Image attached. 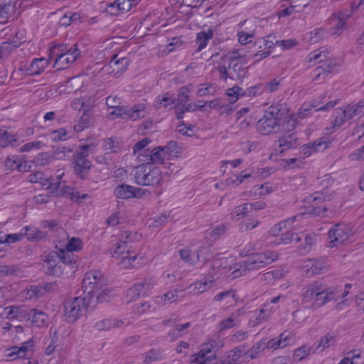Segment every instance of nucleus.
<instances>
[{"label": "nucleus", "instance_id": "nucleus-60", "mask_svg": "<svg viewBox=\"0 0 364 364\" xmlns=\"http://www.w3.org/2000/svg\"><path fill=\"white\" fill-rule=\"evenodd\" d=\"M236 296L235 290L234 289H228L224 291H221L216 294L215 297L213 298V300L215 301H220L223 299H226L228 298H232L233 300H235V297Z\"/></svg>", "mask_w": 364, "mask_h": 364}, {"label": "nucleus", "instance_id": "nucleus-8", "mask_svg": "<svg viewBox=\"0 0 364 364\" xmlns=\"http://www.w3.org/2000/svg\"><path fill=\"white\" fill-rule=\"evenodd\" d=\"M245 63L242 61H237L231 65V69L228 68L225 63L220 65L218 67V70L220 75V78L227 80L230 78L233 80H241L245 77L248 73V67H245Z\"/></svg>", "mask_w": 364, "mask_h": 364}, {"label": "nucleus", "instance_id": "nucleus-55", "mask_svg": "<svg viewBox=\"0 0 364 364\" xmlns=\"http://www.w3.org/2000/svg\"><path fill=\"white\" fill-rule=\"evenodd\" d=\"M161 358V353L160 350H155L154 349L149 350L145 353L144 362L145 363H150L157 361Z\"/></svg>", "mask_w": 364, "mask_h": 364}, {"label": "nucleus", "instance_id": "nucleus-52", "mask_svg": "<svg viewBox=\"0 0 364 364\" xmlns=\"http://www.w3.org/2000/svg\"><path fill=\"white\" fill-rule=\"evenodd\" d=\"M255 316H252L250 322L252 323L253 326L257 325L268 319L269 314L266 313V310L261 309L258 312H255Z\"/></svg>", "mask_w": 364, "mask_h": 364}, {"label": "nucleus", "instance_id": "nucleus-22", "mask_svg": "<svg viewBox=\"0 0 364 364\" xmlns=\"http://www.w3.org/2000/svg\"><path fill=\"white\" fill-rule=\"evenodd\" d=\"M123 323L122 320L117 318H105L96 322L94 325V328L99 331H108L122 326Z\"/></svg>", "mask_w": 364, "mask_h": 364}, {"label": "nucleus", "instance_id": "nucleus-39", "mask_svg": "<svg viewBox=\"0 0 364 364\" xmlns=\"http://www.w3.org/2000/svg\"><path fill=\"white\" fill-rule=\"evenodd\" d=\"M363 107L364 100H361L357 104L348 105L347 106L344 107L343 109L346 112L348 119H350L360 113Z\"/></svg>", "mask_w": 364, "mask_h": 364}, {"label": "nucleus", "instance_id": "nucleus-14", "mask_svg": "<svg viewBox=\"0 0 364 364\" xmlns=\"http://www.w3.org/2000/svg\"><path fill=\"white\" fill-rule=\"evenodd\" d=\"M113 193L117 198L129 200L130 198L141 197L144 192L140 188L122 183L114 188Z\"/></svg>", "mask_w": 364, "mask_h": 364}, {"label": "nucleus", "instance_id": "nucleus-23", "mask_svg": "<svg viewBox=\"0 0 364 364\" xmlns=\"http://www.w3.org/2000/svg\"><path fill=\"white\" fill-rule=\"evenodd\" d=\"M183 291L184 289L179 288L168 291L161 296H156L155 301L159 306H164L168 304H171L172 302L176 301L178 300V293L182 292Z\"/></svg>", "mask_w": 364, "mask_h": 364}, {"label": "nucleus", "instance_id": "nucleus-49", "mask_svg": "<svg viewBox=\"0 0 364 364\" xmlns=\"http://www.w3.org/2000/svg\"><path fill=\"white\" fill-rule=\"evenodd\" d=\"M175 99L169 97L168 94L163 95L162 97H158L155 102V107L156 109H161L162 107H166L168 105L173 104Z\"/></svg>", "mask_w": 364, "mask_h": 364}, {"label": "nucleus", "instance_id": "nucleus-9", "mask_svg": "<svg viewBox=\"0 0 364 364\" xmlns=\"http://www.w3.org/2000/svg\"><path fill=\"white\" fill-rule=\"evenodd\" d=\"M42 257L43 267L46 274L60 277L63 274L64 267L60 255L55 251H51L48 253L45 252Z\"/></svg>", "mask_w": 364, "mask_h": 364}, {"label": "nucleus", "instance_id": "nucleus-30", "mask_svg": "<svg viewBox=\"0 0 364 364\" xmlns=\"http://www.w3.org/2000/svg\"><path fill=\"white\" fill-rule=\"evenodd\" d=\"M114 247L109 250V252L112 257L119 258L126 255H129L131 251L126 242H118L113 245Z\"/></svg>", "mask_w": 364, "mask_h": 364}, {"label": "nucleus", "instance_id": "nucleus-3", "mask_svg": "<svg viewBox=\"0 0 364 364\" xmlns=\"http://www.w3.org/2000/svg\"><path fill=\"white\" fill-rule=\"evenodd\" d=\"M213 343H207L203 346L202 349L196 354L195 358L191 360L192 364H240L239 358L245 356L244 346H239L231 350L223 360H216L215 352H212Z\"/></svg>", "mask_w": 364, "mask_h": 364}, {"label": "nucleus", "instance_id": "nucleus-45", "mask_svg": "<svg viewBox=\"0 0 364 364\" xmlns=\"http://www.w3.org/2000/svg\"><path fill=\"white\" fill-rule=\"evenodd\" d=\"M212 246L207 243L202 245L197 252V257L198 260H208L211 258L210 255Z\"/></svg>", "mask_w": 364, "mask_h": 364}, {"label": "nucleus", "instance_id": "nucleus-64", "mask_svg": "<svg viewBox=\"0 0 364 364\" xmlns=\"http://www.w3.org/2000/svg\"><path fill=\"white\" fill-rule=\"evenodd\" d=\"M351 161H363L364 160V145L357 149L349 155Z\"/></svg>", "mask_w": 364, "mask_h": 364}, {"label": "nucleus", "instance_id": "nucleus-35", "mask_svg": "<svg viewBox=\"0 0 364 364\" xmlns=\"http://www.w3.org/2000/svg\"><path fill=\"white\" fill-rule=\"evenodd\" d=\"M213 36V31L211 29H208L206 32L201 31L197 34L196 42L198 43L197 51H200L208 44V42Z\"/></svg>", "mask_w": 364, "mask_h": 364}, {"label": "nucleus", "instance_id": "nucleus-61", "mask_svg": "<svg viewBox=\"0 0 364 364\" xmlns=\"http://www.w3.org/2000/svg\"><path fill=\"white\" fill-rule=\"evenodd\" d=\"M191 92V90L188 87L183 86L180 89L178 97L177 99L178 105H183L189 100V97L188 93Z\"/></svg>", "mask_w": 364, "mask_h": 364}, {"label": "nucleus", "instance_id": "nucleus-26", "mask_svg": "<svg viewBox=\"0 0 364 364\" xmlns=\"http://www.w3.org/2000/svg\"><path fill=\"white\" fill-rule=\"evenodd\" d=\"M332 129H336L342 127L348 119L343 107L336 108L333 114Z\"/></svg>", "mask_w": 364, "mask_h": 364}, {"label": "nucleus", "instance_id": "nucleus-4", "mask_svg": "<svg viewBox=\"0 0 364 364\" xmlns=\"http://www.w3.org/2000/svg\"><path fill=\"white\" fill-rule=\"evenodd\" d=\"M161 169L153 164L142 163L136 168L134 181L140 186H155L161 181Z\"/></svg>", "mask_w": 364, "mask_h": 364}, {"label": "nucleus", "instance_id": "nucleus-31", "mask_svg": "<svg viewBox=\"0 0 364 364\" xmlns=\"http://www.w3.org/2000/svg\"><path fill=\"white\" fill-rule=\"evenodd\" d=\"M327 200V197L324 195V193L321 191H316L314 193L306 196L304 199V201L307 206H316L321 205V204L326 202Z\"/></svg>", "mask_w": 364, "mask_h": 364}, {"label": "nucleus", "instance_id": "nucleus-29", "mask_svg": "<svg viewBox=\"0 0 364 364\" xmlns=\"http://www.w3.org/2000/svg\"><path fill=\"white\" fill-rule=\"evenodd\" d=\"M212 285V280L204 279L203 281L195 282L194 283L188 286V289L191 290V293L199 294L210 289Z\"/></svg>", "mask_w": 364, "mask_h": 364}, {"label": "nucleus", "instance_id": "nucleus-2", "mask_svg": "<svg viewBox=\"0 0 364 364\" xmlns=\"http://www.w3.org/2000/svg\"><path fill=\"white\" fill-rule=\"evenodd\" d=\"M287 107L278 104L269 107L257 123V131L263 135L279 132L282 122L287 117Z\"/></svg>", "mask_w": 364, "mask_h": 364}, {"label": "nucleus", "instance_id": "nucleus-44", "mask_svg": "<svg viewBox=\"0 0 364 364\" xmlns=\"http://www.w3.org/2000/svg\"><path fill=\"white\" fill-rule=\"evenodd\" d=\"M242 55L237 51H230L226 54H224L221 58L222 62L226 64V61L228 63V68L231 69V65L237 61H242L241 58Z\"/></svg>", "mask_w": 364, "mask_h": 364}, {"label": "nucleus", "instance_id": "nucleus-6", "mask_svg": "<svg viewBox=\"0 0 364 364\" xmlns=\"http://www.w3.org/2000/svg\"><path fill=\"white\" fill-rule=\"evenodd\" d=\"M105 284V279L100 271H89L86 272L82 282L83 294L92 299Z\"/></svg>", "mask_w": 364, "mask_h": 364}, {"label": "nucleus", "instance_id": "nucleus-51", "mask_svg": "<svg viewBox=\"0 0 364 364\" xmlns=\"http://www.w3.org/2000/svg\"><path fill=\"white\" fill-rule=\"evenodd\" d=\"M311 348L302 346L297 348L293 355V360L296 362L301 361L302 359L306 358L311 352Z\"/></svg>", "mask_w": 364, "mask_h": 364}, {"label": "nucleus", "instance_id": "nucleus-62", "mask_svg": "<svg viewBox=\"0 0 364 364\" xmlns=\"http://www.w3.org/2000/svg\"><path fill=\"white\" fill-rule=\"evenodd\" d=\"M103 147L109 152H117L119 149V143L113 139H107L103 143Z\"/></svg>", "mask_w": 364, "mask_h": 364}, {"label": "nucleus", "instance_id": "nucleus-37", "mask_svg": "<svg viewBox=\"0 0 364 364\" xmlns=\"http://www.w3.org/2000/svg\"><path fill=\"white\" fill-rule=\"evenodd\" d=\"M311 262L309 270L311 271L312 274H321L328 269L326 262L323 258L313 259Z\"/></svg>", "mask_w": 364, "mask_h": 364}, {"label": "nucleus", "instance_id": "nucleus-17", "mask_svg": "<svg viewBox=\"0 0 364 364\" xmlns=\"http://www.w3.org/2000/svg\"><path fill=\"white\" fill-rule=\"evenodd\" d=\"M116 109L117 116L123 119L136 120L144 117V106L141 105H135L133 107L119 106Z\"/></svg>", "mask_w": 364, "mask_h": 364}, {"label": "nucleus", "instance_id": "nucleus-13", "mask_svg": "<svg viewBox=\"0 0 364 364\" xmlns=\"http://www.w3.org/2000/svg\"><path fill=\"white\" fill-rule=\"evenodd\" d=\"M338 103V100L329 101L323 105H320L321 103L316 100H313L309 103H304L298 112V116L300 118H305L307 117L312 109L314 112L318 111H329L333 109Z\"/></svg>", "mask_w": 364, "mask_h": 364}, {"label": "nucleus", "instance_id": "nucleus-53", "mask_svg": "<svg viewBox=\"0 0 364 364\" xmlns=\"http://www.w3.org/2000/svg\"><path fill=\"white\" fill-rule=\"evenodd\" d=\"M135 284L136 286H139V289L141 291L142 295H146L148 291L154 287L155 282L151 279H147Z\"/></svg>", "mask_w": 364, "mask_h": 364}, {"label": "nucleus", "instance_id": "nucleus-43", "mask_svg": "<svg viewBox=\"0 0 364 364\" xmlns=\"http://www.w3.org/2000/svg\"><path fill=\"white\" fill-rule=\"evenodd\" d=\"M287 117H285L284 120L282 122V126L280 131L289 132L296 128V119L291 116L289 114V109L287 108Z\"/></svg>", "mask_w": 364, "mask_h": 364}, {"label": "nucleus", "instance_id": "nucleus-34", "mask_svg": "<svg viewBox=\"0 0 364 364\" xmlns=\"http://www.w3.org/2000/svg\"><path fill=\"white\" fill-rule=\"evenodd\" d=\"M266 348L265 342L260 341L255 343L251 348L247 350H245V357L247 360H252L257 357V355L264 350Z\"/></svg>", "mask_w": 364, "mask_h": 364}, {"label": "nucleus", "instance_id": "nucleus-36", "mask_svg": "<svg viewBox=\"0 0 364 364\" xmlns=\"http://www.w3.org/2000/svg\"><path fill=\"white\" fill-rule=\"evenodd\" d=\"M151 142L149 138H144L139 142L136 143L133 147V153L134 155H137V158L140 161V159H144L141 154H146L149 151V149H146V146Z\"/></svg>", "mask_w": 364, "mask_h": 364}, {"label": "nucleus", "instance_id": "nucleus-20", "mask_svg": "<svg viewBox=\"0 0 364 364\" xmlns=\"http://www.w3.org/2000/svg\"><path fill=\"white\" fill-rule=\"evenodd\" d=\"M92 167L90 161H82V159H73V169L75 173L81 179H87L88 173Z\"/></svg>", "mask_w": 364, "mask_h": 364}, {"label": "nucleus", "instance_id": "nucleus-42", "mask_svg": "<svg viewBox=\"0 0 364 364\" xmlns=\"http://www.w3.org/2000/svg\"><path fill=\"white\" fill-rule=\"evenodd\" d=\"M4 310L6 317L10 318L25 316L26 312V309L15 306H8Z\"/></svg>", "mask_w": 364, "mask_h": 364}, {"label": "nucleus", "instance_id": "nucleus-47", "mask_svg": "<svg viewBox=\"0 0 364 364\" xmlns=\"http://www.w3.org/2000/svg\"><path fill=\"white\" fill-rule=\"evenodd\" d=\"M68 132L65 128L54 130L49 134V138L53 141H65L68 139Z\"/></svg>", "mask_w": 364, "mask_h": 364}, {"label": "nucleus", "instance_id": "nucleus-12", "mask_svg": "<svg viewBox=\"0 0 364 364\" xmlns=\"http://www.w3.org/2000/svg\"><path fill=\"white\" fill-rule=\"evenodd\" d=\"M80 50L76 44L73 45L67 53H56V58L53 65L57 70L67 68L70 64L73 63L80 55Z\"/></svg>", "mask_w": 364, "mask_h": 364}, {"label": "nucleus", "instance_id": "nucleus-54", "mask_svg": "<svg viewBox=\"0 0 364 364\" xmlns=\"http://www.w3.org/2000/svg\"><path fill=\"white\" fill-rule=\"evenodd\" d=\"M296 217H294L291 219H288L284 221H282L279 223L275 225L270 230L271 233L274 236H280L282 233V228H286L287 224L290 225L294 220Z\"/></svg>", "mask_w": 364, "mask_h": 364}, {"label": "nucleus", "instance_id": "nucleus-56", "mask_svg": "<svg viewBox=\"0 0 364 364\" xmlns=\"http://www.w3.org/2000/svg\"><path fill=\"white\" fill-rule=\"evenodd\" d=\"M21 159L18 156H9L4 161V166L8 170H14L18 168V163Z\"/></svg>", "mask_w": 364, "mask_h": 364}, {"label": "nucleus", "instance_id": "nucleus-1", "mask_svg": "<svg viewBox=\"0 0 364 364\" xmlns=\"http://www.w3.org/2000/svg\"><path fill=\"white\" fill-rule=\"evenodd\" d=\"M352 285L346 284L345 290L342 291L338 286L326 287L321 282L316 281L308 285L302 294V303L315 301L318 306H321L331 301H337L346 297Z\"/></svg>", "mask_w": 364, "mask_h": 364}, {"label": "nucleus", "instance_id": "nucleus-15", "mask_svg": "<svg viewBox=\"0 0 364 364\" xmlns=\"http://www.w3.org/2000/svg\"><path fill=\"white\" fill-rule=\"evenodd\" d=\"M34 341L30 339L26 342H23L21 346H12L7 349L8 353L7 358L11 360H16L18 358H26L29 352L33 350Z\"/></svg>", "mask_w": 364, "mask_h": 364}, {"label": "nucleus", "instance_id": "nucleus-28", "mask_svg": "<svg viewBox=\"0 0 364 364\" xmlns=\"http://www.w3.org/2000/svg\"><path fill=\"white\" fill-rule=\"evenodd\" d=\"M321 146H323V149L326 147V144L322 141H315L312 144L309 143L301 146L299 151L301 157H309L314 152L318 151Z\"/></svg>", "mask_w": 364, "mask_h": 364}, {"label": "nucleus", "instance_id": "nucleus-24", "mask_svg": "<svg viewBox=\"0 0 364 364\" xmlns=\"http://www.w3.org/2000/svg\"><path fill=\"white\" fill-rule=\"evenodd\" d=\"M48 60L44 58H35L32 60L29 67L26 69L29 75H40L48 65Z\"/></svg>", "mask_w": 364, "mask_h": 364}, {"label": "nucleus", "instance_id": "nucleus-16", "mask_svg": "<svg viewBox=\"0 0 364 364\" xmlns=\"http://www.w3.org/2000/svg\"><path fill=\"white\" fill-rule=\"evenodd\" d=\"M144 159H140V161L145 164H162L167 157L165 150L162 146H157L153 149H150L146 154H141Z\"/></svg>", "mask_w": 364, "mask_h": 364}, {"label": "nucleus", "instance_id": "nucleus-7", "mask_svg": "<svg viewBox=\"0 0 364 364\" xmlns=\"http://www.w3.org/2000/svg\"><path fill=\"white\" fill-rule=\"evenodd\" d=\"M277 258V253L273 251L252 254L245 260L244 268L247 270H257L270 264Z\"/></svg>", "mask_w": 364, "mask_h": 364}, {"label": "nucleus", "instance_id": "nucleus-19", "mask_svg": "<svg viewBox=\"0 0 364 364\" xmlns=\"http://www.w3.org/2000/svg\"><path fill=\"white\" fill-rule=\"evenodd\" d=\"M117 54L112 56V58L107 65L110 69V73L113 75H117L120 73L125 71L129 64V60L127 58H121L117 59Z\"/></svg>", "mask_w": 364, "mask_h": 364}, {"label": "nucleus", "instance_id": "nucleus-33", "mask_svg": "<svg viewBox=\"0 0 364 364\" xmlns=\"http://www.w3.org/2000/svg\"><path fill=\"white\" fill-rule=\"evenodd\" d=\"M302 236L300 235L299 233H293L289 231H287L286 232H282L280 237L275 242H277V244H291L297 243L300 242Z\"/></svg>", "mask_w": 364, "mask_h": 364}, {"label": "nucleus", "instance_id": "nucleus-40", "mask_svg": "<svg viewBox=\"0 0 364 364\" xmlns=\"http://www.w3.org/2000/svg\"><path fill=\"white\" fill-rule=\"evenodd\" d=\"M54 180L51 178H48L43 180V186L46 187V190H48L50 193L58 196L60 189L61 188V181H53Z\"/></svg>", "mask_w": 364, "mask_h": 364}, {"label": "nucleus", "instance_id": "nucleus-27", "mask_svg": "<svg viewBox=\"0 0 364 364\" xmlns=\"http://www.w3.org/2000/svg\"><path fill=\"white\" fill-rule=\"evenodd\" d=\"M91 114L90 109H84L83 114L73 127L75 132H82L83 129L90 127L91 124Z\"/></svg>", "mask_w": 364, "mask_h": 364}, {"label": "nucleus", "instance_id": "nucleus-10", "mask_svg": "<svg viewBox=\"0 0 364 364\" xmlns=\"http://www.w3.org/2000/svg\"><path fill=\"white\" fill-rule=\"evenodd\" d=\"M352 234L350 228L344 223L333 225L328 231L330 247H338L347 241Z\"/></svg>", "mask_w": 364, "mask_h": 364}, {"label": "nucleus", "instance_id": "nucleus-48", "mask_svg": "<svg viewBox=\"0 0 364 364\" xmlns=\"http://www.w3.org/2000/svg\"><path fill=\"white\" fill-rule=\"evenodd\" d=\"M251 210L250 203H245L234 208L232 215L236 220L243 217L247 213Z\"/></svg>", "mask_w": 364, "mask_h": 364}, {"label": "nucleus", "instance_id": "nucleus-11", "mask_svg": "<svg viewBox=\"0 0 364 364\" xmlns=\"http://www.w3.org/2000/svg\"><path fill=\"white\" fill-rule=\"evenodd\" d=\"M353 11H341L333 14L328 19L333 35L338 36L347 28L346 21L352 15Z\"/></svg>", "mask_w": 364, "mask_h": 364}, {"label": "nucleus", "instance_id": "nucleus-18", "mask_svg": "<svg viewBox=\"0 0 364 364\" xmlns=\"http://www.w3.org/2000/svg\"><path fill=\"white\" fill-rule=\"evenodd\" d=\"M25 317L30 320L31 324L36 327H43L48 323V315L36 309H26Z\"/></svg>", "mask_w": 364, "mask_h": 364}, {"label": "nucleus", "instance_id": "nucleus-46", "mask_svg": "<svg viewBox=\"0 0 364 364\" xmlns=\"http://www.w3.org/2000/svg\"><path fill=\"white\" fill-rule=\"evenodd\" d=\"M92 149V146L89 144H84L80 146L79 150L75 152L73 155V159H80L82 161H89L87 157L88 156L89 152Z\"/></svg>", "mask_w": 364, "mask_h": 364}, {"label": "nucleus", "instance_id": "nucleus-41", "mask_svg": "<svg viewBox=\"0 0 364 364\" xmlns=\"http://www.w3.org/2000/svg\"><path fill=\"white\" fill-rule=\"evenodd\" d=\"M335 343V335L331 333H326L325 336H322L316 347L314 351H316L321 348V350H324L326 348H328L331 345Z\"/></svg>", "mask_w": 364, "mask_h": 364}, {"label": "nucleus", "instance_id": "nucleus-58", "mask_svg": "<svg viewBox=\"0 0 364 364\" xmlns=\"http://www.w3.org/2000/svg\"><path fill=\"white\" fill-rule=\"evenodd\" d=\"M82 248V241L79 237H72L65 246L69 251H77Z\"/></svg>", "mask_w": 364, "mask_h": 364}, {"label": "nucleus", "instance_id": "nucleus-57", "mask_svg": "<svg viewBox=\"0 0 364 364\" xmlns=\"http://www.w3.org/2000/svg\"><path fill=\"white\" fill-rule=\"evenodd\" d=\"M327 53H328L326 51L318 52L317 50H315L311 52L307 57L308 61L311 62L314 60L318 61V63L323 62L327 59Z\"/></svg>", "mask_w": 364, "mask_h": 364}, {"label": "nucleus", "instance_id": "nucleus-59", "mask_svg": "<svg viewBox=\"0 0 364 364\" xmlns=\"http://www.w3.org/2000/svg\"><path fill=\"white\" fill-rule=\"evenodd\" d=\"M264 92V87L262 84H257L255 85L251 86L246 89V97H255L257 95H260Z\"/></svg>", "mask_w": 364, "mask_h": 364}, {"label": "nucleus", "instance_id": "nucleus-5", "mask_svg": "<svg viewBox=\"0 0 364 364\" xmlns=\"http://www.w3.org/2000/svg\"><path fill=\"white\" fill-rule=\"evenodd\" d=\"M91 298L84 296L75 297L65 304V317L68 322L73 323L86 311Z\"/></svg>", "mask_w": 364, "mask_h": 364}, {"label": "nucleus", "instance_id": "nucleus-21", "mask_svg": "<svg viewBox=\"0 0 364 364\" xmlns=\"http://www.w3.org/2000/svg\"><path fill=\"white\" fill-rule=\"evenodd\" d=\"M279 146L282 148L281 152L287 151L289 149H295L300 145L296 133H291L284 135L278 139Z\"/></svg>", "mask_w": 364, "mask_h": 364}, {"label": "nucleus", "instance_id": "nucleus-38", "mask_svg": "<svg viewBox=\"0 0 364 364\" xmlns=\"http://www.w3.org/2000/svg\"><path fill=\"white\" fill-rule=\"evenodd\" d=\"M50 284H46L44 287L41 285L31 286L30 289L27 290V295L30 299L39 298L44 295L48 290H50Z\"/></svg>", "mask_w": 364, "mask_h": 364}, {"label": "nucleus", "instance_id": "nucleus-25", "mask_svg": "<svg viewBox=\"0 0 364 364\" xmlns=\"http://www.w3.org/2000/svg\"><path fill=\"white\" fill-rule=\"evenodd\" d=\"M55 252L60 255L62 264L64 267L65 266H70L72 268L77 267L76 264L77 262V257L75 256L73 252L67 250L66 249L65 250L60 249L59 250L55 251Z\"/></svg>", "mask_w": 364, "mask_h": 364}, {"label": "nucleus", "instance_id": "nucleus-63", "mask_svg": "<svg viewBox=\"0 0 364 364\" xmlns=\"http://www.w3.org/2000/svg\"><path fill=\"white\" fill-rule=\"evenodd\" d=\"M150 306L149 303L146 301L136 304L133 306L132 312L135 314L141 315L146 313L150 309Z\"/></svg>", "mask_w": 364, "mask_h": 364}, {"label": "nucleus", "instance_id": "nucleus-32", "mask_svg": "<svg viewBox=\"0 0 364 364\" xmlns=\"http://www.w3.org/2000/svg\"><path fill=\"white\" fill-rule=\"evenodd\" d=\"M333 213V210L326 205L306 206L305 213L314 217H326L327 213Z\"/></svg>", "mask_w": 364, "mask_h": 364}, {"label": "nucleus", "instance_id": "nucleus-50", "mask_svg": "<svg viewBox=\"0 0 364 364\" xmlns=\"http://www.w3.org/2000/svg\"><path fill=\"white\" fill-rule=\"evenodd\" d=\"M140 295H142L141 291L139 289V286L134 284L132 288L129 289L126 294V301L127 303L136 300Z\"/></svg>", "mask_w": 364, "mask_h": 364}]
</instances>
